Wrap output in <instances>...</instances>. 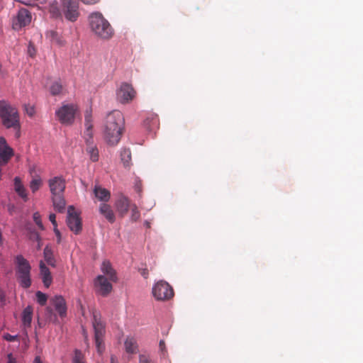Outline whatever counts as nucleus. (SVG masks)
Segmentation results:
<instances>
[{
	"mask_svg": "<svg viewBox=\"0 0 363 363\" xmlns=\"http://www.w3.org/2000/svg\"><path fill=\"white\" fill-rule=\"evenodd\" d=\"M124 124L123 114L119 111L109 113L106 118L104 135L106 141L111 145L118 144L121 140Z\"/></svg>",
	"mask_w": 363,
	"mask_h": 363,
	"instance_id": "nucleus-1",
	"label": "nucleus"
},
{
	"mask_svg": "<svg viewBox=\"0 0 363 363\" xmlns=\"http://www.w3.org/2000/svg\"><path fill=\"white\" fill-rule=\"evenodd\" d=\"M89 24L91 30L97 38L108 40L114 35L113 27L100 12H93L89 16Z\"/></svg>",
	"mask_w": 363,
	"mask_h": 363,
	"instance_id": "nucleus-2",
	"label": "nucleus"
},
{
	"mask_svg": "<svg viewBox=\"0 0 363 363\" xmlns=\"http://www.w3.org/2000/svg\"><path fill=\"white\" fill-rule=\"evenodd\" d=\"M0 118L1 123L6 128H13L16 130V137L21 136L20 116L17 109L6 103L0 101Z\"/></svg>",
	"mask_w": 363,
	"mask_h": 363,
	"instance_id": "nucleus-3",
	"label": "nucleus"
},
{
	"mask_svg": "<svg viewBox=\"0 0 363 363\" xmlns=\"http://www.w3.org/2000/svg\"><path fill=\"white\" fill-rule=\"evenodd\" d=\"M15 262L16 264V277L20 285L24 289L29 288L31 286V267L30 263L21 255L16 257Z\"/></svg>",
	"mask_w": 363,
	"mask_h": 363,
	"instance_id": "nucleus-4",
	"label": "nucleus"
},
{
	"mask_svg": "<svg viewBox=\"0 0 363 363\" xmlns=\"http://www.w3.org/2000/svg\"><path fill=\"white\" fill-rule=\"evenodd\" d=\"M152 293L157 301H167L174 295L172 287L164 280L158 281L155 284Z\"/></svg>",
	"mask_w": 363,
	"mask_h": 363,
	"instance_id": "nucleus-5",
	"label": "nucleus"
},
{
	"mask_svg": "<svg viewBox=\"0 0 363 363\" xmlns=\"http://www.w3.org/2000/svg\"><path fill=\"white\" fill-rule=\"evenodd\" d=\"M77 107L74 104L62 105L55 112L58 121L63 125H71L74 121Z\"/></svg>",
	"mask_w": 363,
	"mask_h": 363,
	"instance_id": "nucleus-6",
	"label": "nucleus"
},
{
	"mask_svg": "<svg viewBox=\"0 0 363 363\" xmlns=\"http://www.w3.org/2000/svg\"><path fill=\"white\" fill-rule=\"evenodd\" d=\"M93 327L94 329L95 344L97 351L101 354L105 349L103 338L105 334V326L96 314H94Z\"/></svg>",
	"mask_w": 363,
	"mask_h": 363,
	"instance_id": "nucleus-7",
	"label": "nucleus"
},
{
	"mask_svg": "<svg viewBox=\"0 0 363 363\" xmlns=\"http://www.w3.org/2000/svg\"><path fill=\"white\" fill-rule=\"evenodd\" d=\"M62 12L67 20L76 21L79 16L78 1L62 0Z\"/></svg>",
	"mask_w": 363,
	"mask_h": 363,
	"instance_id": "nucleus-8",
	"label": "nucleus"
},
{
	"mask_svg": "<svg viewBox=\"0 0 363 363\" xmlns=\"http://www.w3.org/2000/svg\"><path fill=\"white\" fill-rule=\"evenodd\" d=\"M136 96V91L131 84L124 82L122 83L116 91L117 100L121 104H128L131 102Z\"/></svg>",
	"mask_w": 363,
	"mask_h": 363,
	"instance_id": "nucleus-9",
	"label": "nucleus"
},
{
	"mask_svg": "<svg viewBox=\"0 0 363 363\" xmlns=\"http://www.w3.org/2000/svg\"><path fill=\"white\" fill-rule=\"evenodd\" d=\"M67 224L69 228L75 234L79 233L82 230L81 219L73 206L68 207Z\"/></svg>",
	"mask_w": 363,
	"mask_h": 363,
	"instance_id": "nucleus-10",
	"label": "nucleus"
},
{
	"mask_svg": "<svg viewBox=\"0 0 363 363\" xmlns=\"http://www.w3.org/2000/svg\"><path fill=\"white\" fill-rule=\"evenodd\" d=\"M30 21V13L26 9H21L16 16L13 18L12 28L16 30H18L21 28L28 25Z\"/></svg>",
	"mask_w": 363,
	"mask_h": 363,
	"instance_id": "nucleus-11",
	"label": "nucleus"
},
{
	"mask_svg": "<svg viewBox=\"0 0 363 363\" xmlns=\"http://www.w3.org/2000/svg\"><path fill=\"white\" fill-rule=\"evenodd\" d=\"M131 203L130 200L124 194H119L114 202V207L121 218H124L128 213Z\"/></svg>",
	"mask_w": 363,
	"mask_h": 363,
	"instance_id": "nucleus-12",
	"label": "nucleus"
},
{
	"mask_svg": "<svg viewBox=\"0 0 363 363\" xmlns=\"http://www.w3.org/2000/svg\"><path fill=\"white\" fill-rule=\"evenodd\" d=\"M108 279L104 275H99L94 281L96 292L103 296H106L112 291V284Z\"/></svg>",
	"mask_w": 363,
	"mask_h": 363,
	"instance_id": "nucleus-13",
	"label": "nucleus"
},
{
	"mask_svg": "<svg viewBox=\"0 0 363 363\" xmlns=\"http://www.w3.org/2000/svg\"><path fill=\"white\" fill-rule=\"evenodd\" d=\"M50 302L60 318L66 317L67 308L66 301L62 296H53L50 298Z\"/></svg>",
	"mask_w": 363,
	"mask_h": 363,
	"instance_id": "nucleus-14",
	"label": "nucleus"
},
{
	"mask_svg": "<svg viewBox=\"0 0 363 363\" xmlns=\"http://www.w3.org/2000/svg\"><path fill=\"white\" fill-rule=\"evenodd\" d=\"M48 184L52 195L62 194L65 189V181L61 177L50 179Z\"/></svg>",
	"mask_w": 363,
	"mask_h": 363,
	"instance_id": "nucleus-15",
	"label": "nucleus"
},
{
	"mask_svg": "<svg viewBox=\"0 0 363 363\" xmlns=\"http://www.w3.org/2000/svg\"><path fill=\"white\" fill-rule=\"evenodd\" d=\"M99 210L100 213L103 215L108 222L111 223L115 222L116 216L110 205L106 203H101Z\"/></svg>",
	"mask_w": 363,
	"mask_h": 363,
	"instance_id": "nucleus-16",
	"label": "nucleus"
},
{
	"mask_svg": "<svg viewBox=\"0 0 363 363\" xmlns=\"http://www.w3.org/2000/svg\"><path fill=\"white\" fill-rule=\"evenodd\" d=\"M40 271L43 284L46 288H48L52 284V278L49 269L43 261L40 262Z\"/></svg>",
	"mask_w": 363,
	"mask_h": 363,
	"instance_id": "nucleus-17",
	"label": "nucleus"
},
{
	"mask_svg": "<svg viewBox=\"0 0 363 363\" xmlns=\"http://www.w3.org/2000/svg\"><path fill=\"white\" fill-rule=\"evenodd\" d=\"M84 125L86 130L84 131V138H92V111L91 108L86 110L84 113Z\"/></svg>",
	"mask_w": 363,
	"mask_h": 363,
	"instance_id": "nucleus-18",
	"label": "nucleus"
},
{
	"mask_svg": "<svg viewBox=\"0 0 363 363\" xmlns=\"http://www.w3.org/2000/svg\"><path fill=\"white\" fill-rule=\"evenodd\" d=\"M33 308L31 306L26 307L21 313L22 324L25 328H30L33 320Z\"/></svg>",
	"mask_w": 363,
	"mask_h": 363,
	"instance_id": "nucleus-19",
	"label": "nucleus"
},
{
	"mask_svg": "<svg viewBox=\"0 0 363 363\" xmlns=\"http://www.w3.org/2000/svg\"><path fill=\"white\" fill-rule=\"evenodd\" d=\"M95 196L101 201L106 203L109 201L111 198V193L108 190L100 186H95L94 189Z\"/></svg>",
	"mask_w": 363,
	"mask_h": 363,
	"instance_id": "nucleus-20",
	"label": "nucleus"
},
{
	"mask_svg": "<svg viewBox=\"0 0 363 363\" xmlns=\"http://www.w3.org/2000/svg\"><path fill=\"white\" fill-rule=\"evenodd\" d=\"M102 272L107 276L108 279L112 281H116L117 277L115 270L112 268L111 263L108 261H104L101 264Z\"/></svg>",
	"mask_w": 363,
	"mask_h": 363,
	"instance_id": "nucleus-21",
	"label": "nucleus"
},
{
	"mask_svg": "<svg viewBox=\"0 0 363 363\" xmlns=\"http://www.w3.org/2000/svg\"><path fill=\"white\" fill-rule=\"evenodd\" d=\"M86 143V152L89 155L90 160L93 162H96L99 160V151L96 148V145H94L92 143H91L89 138L88 137L84 138Z\"/></svg>",
	"mask_w": 363,
	"mask_h": 363,
	"instance_id": "nucleus-22",
	"label": "nucleus"
},
{
	"mask_svg": "<svg viewBox=\"0 0 363 363\" xmlns=\"http://www.w3.org/2000/svg\"><path fill=\"white\" fill-rule=\"evenodd\" d=\"M46 38L52 43H55L60 46H63L65 45L66 41L65 39L60 36L57 32L55 30H48L46 32Z\"/></svg>",
	"mask_w": 363,
	"mask_h": 363,
	"instance_id": "nucleus-23",
	"label": "nucleus"
},
{
	"mask_svg": "<svg viewBox=\"0 0 363 363\" xmlns=\"http://www.w3.org/2000/svg\"><path fill=\"white\" fill-rule=\"evenodd\" d=\"M52 203L57 211L62 213L65 211L66 201L62 194L52 195Z\"/></svg>",
	"mask_w": 363,
	"mask_h": 363,
	"instance_id": "nucleus-24",
	"label": "nucleus"
},
{
	"mask_svg": "<svg viewBox=\"0 0 363 363\" xmlns=\"http://www.w3.org/2000/svg\"><path fill=\"white\" fill-rule=\"evenodd\" d=\"M126 352L135 354L138 352V346L136 340L133 337H128L124 343Z\"/></svg>",
	"mask_w": 363,
	"mask_h": 363,
	"instance_id": "nucleus-25",
	"label": "nucleus"
},
{
	"mask_svg": "<svg viewBox=\"0 0 363 363\" xmlns=\"http://www.w3.org/2000/svg\"><path fill=\"white\" fill-rule=\"evenodd\" d=\"M43 255L44 259L48 265L52 267L56 266V259L54 257L53 251L48 245L44 248Z\"/></svg>",
	"mask_w": 363,
	"mask_h": 363,
	"instance_id": "nucleus-26",
	"label": "nucleus"
},
{
	"mask_svg": "<svg viewBox=\"0 0 363 363\" xmlns=\"http://www.w3.org/2000/svg\"><path fill=\"white\" fill-rule=\"evenodd\" d=\"M121 159L124 166L128 167L131 161V152L128 148H123L121 152Z\"/></svg>",
	"mask_w": 363,
	"mask_h": 363,
	"instance_id": "nucleus-27",
	"label": "nucleus"
},
{
	"mask_svg": "<svg viewBox=\"0 0 363 363\" xmlns=\"http://www.w3.org/2000/svg\"><path fill=\"white\" fill-rule=\"evenodd\" d=\"M49 13L52 18H58L61 16L62 13L60 9L57 6V4L56 2H53L49 6Z\"/></svg>",
	"mask_w": 363,
	"mask_h": 363,
	"instance_id": "nucleus-28",
	"label": "nucleus"
},
{
	"mask_svg": "<svg viewBox=\"0 0 363 363\" xmlns=\"http://www.w3.org/2000/svg\"><path fill=\"white\" fill-rule=\"evenodd\" d=\"M131 211L130 214V220L132 222H136L138 221L140 218V213L138 210V206L135 203H133L131 206L130 207V209Z\"/></svg>",
	"mask_w": 363,
	"mask_h": 363,
	"instance_id": "nucleus-29",
	"label": "nucleus"
},
{
	"mask_svg": "<svg viewBox=\"0 0 363 363\" xmlns=\"http://www.w3.org/2000/svg\"><path fill=\"white\" fill-rule=\"evenodd\" d=\"M45 317L49 322L56 323L58 322L57 314L53 312L51 307H47L45 309Z\"/></svg>",
	"mask_w": 363,
	"mask_h": 363,
	"instance_id": "nucleus-30",
	"label": "nucleus"
},
{
	"mask_svg": "<svg viewBox=\"0 0 363 363\" xmlns=\"http://www.w3.org/2000/svg\"><path fill=\"white\" fill-rule=\"evenodd\" d=\"M35 296H36L37 302L40 306H43L46 304L47 301H48V296L45 294L38 291L36 292Z\"/></svg>",
	"mask_w": 363,
	"mask_h": 363,
	"instance_id": "nucleus-31",
	"label": "nucleus"
},
{
	"mask_svg": "<svg viewBox=\"0 0 363 363\" xmlns=\"http://www.w3.org/2000/svg\"><path fill=\"white\" fill-rule=\"evenodd\" d=\"M62 86L59 82H55L50 86V91L52 95L56 96L62 92Z\"/></svg>",
	"mask_w": 363,
	"mask_h": 363,
	"instance_id": "nucleus-32",
	"label": "nucleus"
},
{
	"mask_svg": "<svg viewBox=\"0 0 363 363\" xmlns=\"http://www.w3.org/2000/svg\"><path fill=\"white\" fill-rule=\"evenodd\" d=\"M42 184V181L40 178H35L32 179L30 184V188L31 191L35 193L37 191Z\"/></svg>",
	"mask_w": 363,
	"mask_h": 363,
	"instance_id": "nucleus-33",
	"label": "nucleus"
},
{
	"mask_svg": "<svg viewBox=\"0 0 363 363\" xmlns=\"http://www.w3.org/2000/svg\"><path fill=\"white\" fill-rule=\"evenodd\" d=\"M72 363H84V354L79 350H75L74 356L72 359Z\"/></svg>",
	"mask_w": 363,
	"mask_h": 363,
	"instance_id": "nucleus-34",
	"label": "nucleus"
},
{
	"mask_svg": "<svg viewBox=\"0 0 363 363\" xmlns=\"http://www.w3.org/2000/svg\"><path fill=\"white\" fill-rule=\"evenodd\" d=\"M149 122H151L154 127L158 124V118L157 116H152L151 118H147L145 121V125L150 128Z\"/></svg>",
	"mask_w": 363,
	"mask_h": 363,
	"instance_id": "nucleus-35",
	"label": "nucleus"
},
{
	"mask_svg": "<svg viewBox=\"0 0 363 363\" xmlns=\"http://www.w3.org/2000/svg\"><path fill=\"white\" fill-rule=\"evenodd\" d=\"M33 220L35 223V224L39 227L40 229H43V225L40 219V215L38 212H35L33 214Z\"/></svg>",
	"mask_w": 363,
	"mask_h": 363,
	"instance_id": "nucleus-36",
	"label": "nucleus"
},
{
	"mask_svg": "<svg viewBox=\"0 0 363 363\" xmlns=\"http://www.w3.org/2000/svg\"><path fill=\"white\" fill-rule=\"evenodd\" d=\"M139 363H154L150 356L146 354H140Z\"/></svg>",
	"mask_w": 363,
	"mask_h": 363,
	"instance_id": "nucleus-37",
	"label": "nucleus"
},
{
	"mask_svg": "<svg viewBox=\"0 0 363 363\" xmlns=\"http://www.w3.org/2000/svg\"><path fill=\"white\" fill-rule=\"evenodd\" d=\"M16 193L25 201H26L28 200V196H27V193H26V189H25L24 186L23 188H21V189H19V191H17Z\"/></svg>",
	"mask_w": 363,
	"mask_h": 363,
	"instance_id": "nucleus-38",
	"label": "nucleus"
},
{
	"mask_svg": "<svg viewBox=\"0 0 363 363\" xmlns=\"http://www.w3.org/2000/svg\"><path fill=\"white\" fill-rule=\"evenodd\" d=\"M23 187V185L21 183V179L18 177H15L14 179V189L16 192L19 191L21 188Z\"/></svg>",
	"mask_w": 363,
	"mask_h": 363,
	"instance_id": "nucleus-39",
	"label": "nucleus"
},
{
	"mask_svg": "<svg viewBox=\"0 0 363 363\" xmlns=\"http://www.w3.org/2000/svg\"><path fill=\"white\" fill-rule=\"evenodd\" d=\"M16 1L23 4L25 5H30L31 1H33V2L36 1V2H38L39 4H44L46 2L47 0H29L28 1H22V0H16Z\"/></svg>",
	"mask_w": 363,
	"mask_h": 363,
	"instance_id": "nucleus-40",
	"label": "nucleus"
},
{
	"mask_svg": "<svg viewBox=\"0 0 363 363\" xmlns=\"http://www.w3.org/2000/svg\"><path fill=\"white\" fill-rule=\"evenodd\" d=\"M139 272L144 279L148 278L149 271L147 268L139 269Z\"/></svg>",
	"mask_w": 363,
	"mask_h": 363,
	"instance_id": "nucleus-41",
	"label": "nucleus"
},
{
	"mask_svg": "<svg viewBox=\"0 0 363 363\" xmlns=\"http://www.w3.org/2000/svg\"><path fill=\"white\" fill-rule=\"evenodd\" d=\"M49 219L54 227H57L56 216L54 213H51L49 216Z\"/></svg>",
	"mask_w": 363,
	"mask_h": 363,
	"instance_id": "nucleus-42",
	"label": "nucleus"
},
{
	"mask_svg": "<svg viewBox=\"0 0 363 363\" xmlns=\"http://www.w3.org/2000/svg\"><path fill=\"white\" fill-rule=\"evenodd\" d=\"M82 3L87 5H93L97 4L99 0H81Z\"/></svg>",
	"mask_w": 363,
	"mask_h": 363,
	"instance_id": "nucleus-43",
	"label": "nucleus"
},
{
	"mask_svg": "<svg viewBox=\"0 0 363 363\" xmlns=\"http://www.w3.org/2000/svg\"><path fill=\"white\" fill-rule=\"evenodd\" d=\"M7 358H8V362L7 363H17V361L16 359V358H14L12 355V354H9L7 355Z\"/></svg>",
	"mask_w": 363,
	"mask_h": 363,
	"instance_id": "nucleus-44",
	"label": "nucleus"
},
{
	"mask_svg": "<svg viewBox=\"0 0 363 363\" xmlns=\"http://www.w3.org/2000/svg\"><path fill=\"white\" fill-rule=\"evenodd\" d=\"M4 338L8 340V341H14L16 340V336H13V335H11L9 334H6L5 336H4Z\"/></svg>",
	"mask_w": 363,
	"mask_h": 363,
	"instance_id": "nucleus-45",
	"label": "nucleus"
},
{
	"mask_svg": "<svg viewBox=\"0 0 363 363\" xmlns=\"http://www.w3.org/2000/svg\"><path fill=\"white\" fill-rule=\"evenodd\" d=\"M26 112L30 116H32L34 114V109L33 107L26 108Z\"/></svg>",
	"mask_w": 363,
	"mask_h": 363,
	"instance_id": "nucleus-46",
	"label": "nucleus"
},
{
	"mask_svg": "<svg viewBox=\"0 0 363 363\" xmlns=\"http://www.w3.org/2000/svg\"><path fill=\"white\" fill-rule=\"evenodd\" d=\"M54 231H55V233L56 236L58 238V240H60L61 235H60V232L57 228V227H54Z\"/></svg>",
	"mask_w": 363,
	"mask_h": 363,
	"instance_id": "nucleus-47",
	"label": "nucleus"
},
{
	"mask_svg": "<svg viewBox=\"0 0 363 363\" xmlns=\"http://www.w3.org/2000/svg\"><path fill=\"white\" fill-rule=\"evenodd\" d=\"M33 363H43L40 357H35V358L34 359V361H33Z\"/></svg>",
	"mask_w": 363,
	"mask_h": 363,
	"instance_id": "nucleus-48",
	"label": "nucleus"
},
{
	"mask_svg": "<svg viewBox=\"0 0 363 363\" xmlns=\"http://www.w3.org/2000/svg\"><path fill=\"white\" fill-rule=\"evenodd\" d=\"M5 301V296L3 292L0 291V301L3 302Z\"/></svg>",
	"mask_w": 363,
	"mask_h": 363,
	"instance_id": "nucleus-49",
	"label": "nucleus"
},
{
	"mask_svg": "<svg viewBox=\"0 0 363 363\" xmlns=\"http://www.w3.org/2000/svg\"><path fill=\"white\" fill-rule=\"evenodd\" d=\"M36 239L38 241V248H40V236L38 234H36Z\"/></svg>",
	"mask_w": 363,
	"mask_h": 363,
	"instance_id": "nucleus-50",
	"label": "nucleus"
},
{
	"mask_svg": "<svg viewBox=\"0 0 363 363\" xmlns=\"http://www.w3.org/2000/svg\"><path fill=\"white\" fill-rule=\"evenodd\" d=\"M111 363H117V360L114 356H111Z\"/></svg>",
	"mask_w": 363,
	"mask_h": 363,
	"instance_id": "nucleus-51",
	"label": "nucleus"
},
{
	"mask_svg": "<svg viewBox=\"0 0 363 363\" xmlns=\"http://www.w3.org/2000/svg\"><path fill=\"white\" fill-rule=\"evenodd\" d=\"M160 347L161 350H163V347H164V342L163 340H160Z\"/></svg>",
	"mask_w": 363,
	"mask_h": 363,
	"instance_id": "nucleus-52",
	"label": "nucleus"
},
{
	"mask_svg": "<svg viewBox=\"0 0 363 363\" xmlns=\"http://www.w3.org/2000/svg\"><path fill=\"white\" fill-rule=\"evenodd\" d=\"M28 52H29L30 56H33V54H32L33 50H31V49L30 48H29Z\"/></svg>",
	"mask_w": 363,
	"mask_h": 363,
	"instance_id": "nucleus-53",
	"label": "nucleus"
},
{
	"mask_svg": "<svg viewBox=\"0 0 363 363\" xmlns=\"http://www.w3.org/2000/svg\"><path fill=\"white\" fill-rule=\"evenodd\" d=\"M28 52H29L30 56H33V54H32L33 50H31V49L30 48H29Z\"/></svg>",
	"mask_w": 363,
	"mask_h": 363,
	"instance_id": "nucleus-54",
	"label": "nucleus"
}]
</instances>
